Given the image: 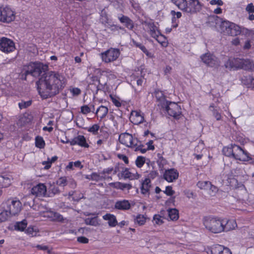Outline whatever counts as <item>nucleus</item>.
Listing matches in <instances>:
<instances>
[{"instance_id": "f257e3e1", "label": "nucleus", "mask_w": 254, "mask_h": 254, "mask_svg": "<svg viewBox=\"0 0 254 254\" xmlns=\"http://www.w3.org/2000/svg\"><path fill=\"white\" fill-rule=\"evenodd\" d=\"M66 79L60 72L51 71L45 73L36 82L39 95L43 99L53 97L58 94L64 87Z\"/></svg>"}, {"instance_id": "f03ea898", "label": "nucleus", "mask_w": 254, "mask_h": 254, "mask_svg": "<svg viewBox=\"0 0 254 254\" xmlns=\"http://www.w3.org/2000/svg\"><path fill=\"white\" fill-rule=\"evenodd\" d=\"M119 140L121 144L130 148L132 151L142 154L148 150H154L155 149L153 140H150L146 143L147 146L146 148L145 145L137 137L127 132L121 133L119 135Z\"/></svg>"}, {"instance_id": "7ed1b4c3", "label": "nucleus", "mask_w": 254, "mask_h": 254, "mask_svg": "<svg viewBox=\"0 0 254 254\" xmlns=\"http://www.w3.org/2000/svg\"><path fill=\"white\" fill-rule=\"evenodd\" d=\"M225 68L230 70L243 69L246 71H254V62L249 59L229 58L224 64Z\"/></svg>"}, {"instance_id": "20e7f679", "label": "nucleus", "mask_w": 254, "mask_h": 254, "mask_svg": "<svg viewBox=\"0 0 254 254\" xmlns=\"http://www.w3.org/2000/svg\"><path fill=\"white\" fill-rule=\"evenodd\" d=\"M203 224L209 232L218 234L224 232L223 218L213 216H204L202 219Z\"/></svg>"}, {"instance_id": "39448f33", "label": "nucleus", "mask_w": 254, "mask_h": 254, "mask_svg": "<svg viewBox=\"0 0 254 254\" xmlns=\"http://www.w3.org/2000/svg\"><path fill=\"white\" fill-rule=\"evenodd\" d=\"M1 206L3 209H6L11 216L18 214L22 208L21 202L16 197L8 198L2 203Z\"/></svg>"}, {"instance_id": "423d86ee", "label": "nucleus", "mask_w": 254, "mask_h": 254, "mask_svg": "<svg viewBox=\"0 0 254 254\" xmlns=\"http://www.w3.org/2000/svg\"><path fill=\"white\" fill-rule=\"evenodd\" d=\"M120 51L118 48H110L100 54L102 61L108 64L116 61L120 55Z\"/></svg>"}, {"instance_id": "0eeeda50", "label": "nucleus", "mask_w": 254, "mask_h": 254, "mask_svg": "<svg viewBox=\"0 0 254 254\" xmlns=\"http://www.w3.org/2000/svg\"><path fill=\"white\" fill-rule=\"evenodd\" d=\"M165 110L168 115L176 119H179L182 116V109L177 103L166 101Z\"/></svg>"}, {"instance_id": "6e6552de", "label": "nucleus", "mask_w": 254, "mask_h": 254, "mask_svg": "<svg viewBox=\"0 0 254 254\" xmlns=\"http://www.w3.org/2000/svg\"><path fill=\"white\" fill-rule=\"evenodd\" d=\"M15 19V12L9 6H0V22L9 23Z\"/></svg>"}, {"instance_id": "1a4fd4ad", "label": "nucleus", "mask_w": 254, "mask_h": 254, "mask_svg": "<svg viewBox=\"0 0 254 254\" xmlns=\"http://www.w3.org/2000/svg\"><path fill=\"white\" fill-rule=\"evenodd\" d=\"M202 4L199 0H187L181 10L190 13H195L201 9Z\"/></svg>"}, {"instance_id": "9d476101", "label": "nucleus", "mask_w": 254, "mask_h": 254, "mask_svg": "<svg viewBox=\"0 0 254 254\" xmlns=\"http://www.w3.org/2000/svg\"><path fill=\"white\" fill-rule=\"evenodd\" d=\"M233 158L242 162H248L252 159L250 154L239 145H234V152Z\"/></svg>"}, {"instance_id": "9b49d317", "label": "nucleus", "mask_w": 254, "mask_h": 254, "mask_svg": "<svg viewBox=\"0 0 254 254\" xmlns=\"http://www.w3.org/2000/svg\"><path fill=\"white\" fill-rule=\"evenodd\" d=\"M15 49V43L11 39L2 37L0 38V51L5 54H9Z\"/></svg>"}, {"instance_id": "f8f14e48", "label": "nucleus", "mask_w": 254, "mask_h": 254, "mask_svg": "<svg viewBox=\"0 0 254 254\" xmlns=\"http://www.w3.org/2000/svg\"><path fill=\"white\" fill-rule=\"evenodd\" d=\"M200 58L203 63L208 66L217 67L219 65L220 61L214 55L209 53H207L201 55Z\"/></svg>"}, {"instance_id": "ddd939ff", "label": "nucleus", "mask_w": 254, "mask_h": 254, "mask_svg": "<svg viewBox=\"0 0 254 254\" xmlns=\"http://www.w3.org/2000/svg\"><path fill=\"white\" fill-rule=\"evenodd\" d=\"M225 27V29L223 30L224 32L226 34L230 36H237L241 33V29L240 26L238 25L232 23V22H226L222 24V27Z\"/></svg>"}, {"instance_id": "4468645a", "label": "nucleus", "mask_w": 254, "mask_h": 254, "mask_svg": "<svg viewBox=\"0 0 254 254\" xmlns=\"http://www.w3.org/2000/svg\"><path fill=\"white\" fill-rule=\"evenodd\" d=\"M179 173L175 168L165 170L163 174V178L168 182H173L178 179Z\"/></svg>"}, {"instance_id": "2eb2a0df", "label": "nucleus", "mask_w": 254, "mask_h": 254, "mask_svg": "<svg viewBox=\"0 0 254 254\" xmlns=\"http://www.w3.org/2000/svg\"><path fill=\"white\" fill-rule=\"evenodd\" d=\"M31 192L37 197H44L47 194V187L44 184L39 183L31 189Z\"/></svg>"}, {"instance_id": "dca6fc26", "label": "nucleus", "mask_w": 254, "mask_h": 254, "mask_svg": "<svg viewBox=\"0 0 254 254\" xmlns=\"http://www.w3.org/2000/svg\"><path fill=\"white\" fill-rule=\"evenodd\" d=\"M71 146L78 145L82 147L89 148V145L86 141V138L83 135H78L73 137L69 141Z\"/></svg>"}, {"instance_id": "f3484780", "label": "nucleus", "mask_w": 254, "mask_h": 254, "mask_svg": "<svg viewBox=\"0 0 254 254\" xmlns=\"http://www.w3.org/2000/svg\"><path fill=\"white\" fill-rule=\"evenodd\" d=\"M209 254H232L230 250L220 245H214L212 246L209 252Z\"/></svg>"}, {"instance_id": "a211bd4d", "label": "nucleus", "mask_w": 254, "mask_h": 254, "mask_svg": "<svg viewBox=\"0 0 254 254\" xmlns=\"http://www.w3.org/2000/svg\"><path fill=\"white\" fill-rule=\"evenodd\" d=\"M129 119L134 125H139L143 122L144 118L143 114L139 110L132 111Z\"/></svg>"}, {"instance_id": "6ab92c4d", "label": "nucleus", "mask_w": 254, "mask_h": 254, "mask_svg": "<svg viewBox=\"0 0 254 254\" xmlns=\"http://www.w3.org/2000/svg\"><path fill=\"white\" fill-rule=\"evenodd\" d=\"M118 19L128 30H132L134 28V22L127 16L121 14L118 16Z\"/></svg>"}, {"instance_id": "aec40b11", "label": "nucleus", "mask_w": 254, "mask_h": 254, "mask_svg": "<svg viewBox=\"0 0 254 254\" xmlns=\"http://www.w3.org/2000/svg\"><path fill=\"white\" fill-rule=\"evenodd\" d=\"M121 175L124 179H128L130 180H137L140 176V175L136 171L134 173L131 172L127 168L123 169L121 172Z\"/></svg>"}, {"instance_id": "412c9836", "label": "nucleus", "mask_w": 254, "mask_h": 254, "mask_svg": "<svg viewBox=\"0 0 254 254\" xmlns=\"http://www.w3.org/2000/svg\"><path fill=\"white\" fill-rule=\"evenodd\" d=\"M144 24L149 30L148 33L152 38L154 36H156V34H159V32H160L154 22L144 21Z\"/></svg>"}, {"instance_id": "4be33fe9", "label": "nucleus", "mask_w": 254, "mask_h": 254, "mask_svg": "<svg viewBox=\"0 0 254 254\" xmlns=\"http://www.w3.org/2000/svg\"><path fill=\"white\" fill-rule=\"evenodd\" d=\"M224 232H228L235 229L237 227V224L234 219H227L223 218Z\"/></svg>"}, {"instance_id": "5701e85b", "label": "nucleus", "mask_w": 254, "mask_h": 254, "mask_svg": "<svg viewBox=\"0 0 254 254\" xmlns=\"http://www.w3.org/2000/svg\"><path fill=\"white\" fill-rule=\"evenodd\" d=\"M130 203L126 199L118 200L115 204V208L120 210H127L130 208Z\"/></svg>"}, {"instance_id": "b1692460", "label": "nucleus", "mask_w": 254, "mask_h": 254, "mask_svg": "<svg viewBox=\"0 0 254 254\" xmlns=\"http://www.w3.org/2000/svg\"><path fill=\"white\" fill-rule=\"evenodd\" d=\"M151 187V182L148 179H145L141 182L140 187L141 193L144 195H149Z\"/></svg>"}, {"instance_id": "393cba45", "label": "nucleus", "mask_w": 254, "mask_h": 254, "mask_svg": "<svg viewBox=\"0 0 254 254\" xmlns=\"http://www.w3.org/2000/svg\"><path fill=\"white\" fill-rule=\"evenodd\" d=\"M108 108L103 105L99 106L96 111L95 114L97 118L100 119V121H102L106 117L108 113Z\"/></svg>"}, {"instance_id": "a878e982", "label": "nucleus", "mask_w": 254, "mask_h": 254, "mask_svg": "<svg viewBox=\"0 0 254 254\" xmlns=\"http://www.w3.org/2000/svg\"><path fill=\"white\" fill-rule=\"evenodd\" d=\"M103 218L108 221V225L111 227H114L118 225L116 217L114 214L107 213L103 216Z\"/></svg>"}, {"instance_id": "bb28decb", "label": "nucleus", "mask_w": 254, "mask_h": 254, "mask_svg": "<svg viewBox=\"0 0 254 254\" xmlns=\"http://www.w3.org/2000/svg\"><path fill=\"white\" fill-rule=\"evenodd\" d=\"M242 83L248 88L254 89V77L253 76H244L241 78Z\"/></svg>"}, {"instance_id": "cd10ccee", "label": "nucleus", "mask_w": 254, "mask_h": 254, "mask_svg": "<svg viewBox=\"0 0 254 254\" xmlns=\"http://www.w3.org/2000/svg\"><path fill=\"white\" fill-rule=\"evenodd\" d=\"M234 145L236 144L231 143L230 145L223 147L222 152L224 155L230 158H232L234 152Z\"/></svg>"}, {"instance_id": "c85d7f7f", "label": "nucleus", "mask_w": 254, "mask_h": 254, "mask_svg": "<svg viewBox=\"0 0 254 254\" xmlns=\"http://www.w3.org/2000/svg\"><path fill=\"white\" fill-rule=\"evenodd\" d=\"M43 71L42 65L41 64H38L35 65L32 69L26 71L27 74L32 75L33 76H37L40 75Z\"/></svg>"}, {"instance_id": "c756f323", "label": "nucleus", "mask_w": 254, "mask_h": 254, "mask_svg": "<svg viewBox=\"0 0 254 254\" xmlns=\"http://www.w3.org/2000/svg\"><path fill=\"white\" fill-rule=\"evenodd\" d=\"M163 47H167L168 45V40L164 35L160 32L159 34H156V36L153 37Z\"/></svg>"}, {"instance_id": "7c9ffc66", "label": "nucleus", "mask_w": 254, "mask_h": 254, "mask_svg": "<svg viewBox=\"0 0 254 254\" xmlns=\"http://www.w3.org/2000/svg\"><path fill=\"white\" fill-rule=\"evenodd\" d=\"M157 164L160 171H163L166 165L168 164V161L160 153L157 154Z\"/></svg>"}, {"instance_id": "2f4dec72", "label": "nucleus", "mask_w": 254, "mask_h": 254, "mask_svg": "<svg viewBox=\"0 0 254 254\" xmlns=\"http://www.w3.org/2000/svg\"><path fill=\"white\" fill-rule=\"evenodd\" d=\"M110 185L112 188L117 189H120L121 190H124L125 189H127L128 190H129L131 188V185L129 184L123 183L119 182L112 183L110 184Z\"/></svg>"}, {"instance_id": "473e14b6", "label": "nucleus", "mask_w": 254, "mask_h": 254, "mask_svg": "<svg viewBox=\"0 0 254 254\" xmlns=\"http://www.w3.org/2000/svg\"><path fill=\"white\" fill-rule=\"evenodd\" d=\"M246 11L249 14L248 19L250 21L254 20V4L251 2L247 4L245 8Z\"/></svg>"}, {"instance_id": "72a5a7b5", "label": "nucleus", "mask_w": 254, "mask_h": 254, "mask_svg": "<svg viewBox=\"0 0 254 254\" xmlns=\"http://www.w3.org/2000/svg\"><path fill=\"white\" fill-rule=\"evenodd\" d=\"M168 216L172 221H176L179 218V211L176 208H170L168 210Z\"/></svg>"}, {"instance_id": "f704fd0d", "label": "nucleus", "mask_w": 254, "mask_h": 254, "mask_svg": "<svg viewBox=\"0 0 254 254\" xmlns=\"http://www.w3.org/2000/svg\"><path fill=\"white\" fill-rule=\"evenodd\" d=\"M110 98L113 103V104L118 108H120L122 106L125 107L126 103L124 101H121L120 99L114 97L112 94L110 95Z\"/></svg>"}, {"instance_id": "c9c22d12", "label": "nucleus", "mask_w": 254, "mask_h": 254, "mask_svg": "<svg viewBox=\"0 0 254 254\" xmlns=\"http://www.w3.org/2000/svg\"><path fill=\"white\" fill-rule=\"evenodd\" d=\"M27 225V221L24 219L20 222H16L14 225V228L15 230L23 231L26 228Z\"/></svg>"}, {"instance_id": "e433bc0d", "label": "nucleus", "mask_w": 254, "mask_h": 254, "mask_svg": "<svg viewBox=\"0 0 254 254\" xmlns=\"http://www.w3.org/2000/svg\"><path fill=\"white\" fill-rule=\"evenodd\" d=\"M11 184V180L8 177L0 176V189L8 187Z\"/></svg>"}, {"instance_id": "4c0bfd02", "label": "nucleus", "mask_w": 254, "mask_h": 254, "mask_svg": "<svg viewBox=\"0 0 254 254\" xmlns=\"http://www.w3.org/2000/svg\"><path fill=\"white\" fill-rule=\"evenodd\" d=\"M154 95L158 102H162L166 99V97L163 92L158 89L155 90Z\"/></svg>"}, {"instance_id": "58836bf2", "label": "nucleus", "mask_w": 254, "mask_h": 254, "mask_svg": "<svg viewBox=\"0 0 254 254\" xmlns=\"http://www.w3.org/2000/svg\"><path fill=\"white\" fill-rule=\"evenodd\" d=\"M35 146L40 149H43L45 146V142L43 138L41 136H37L35 137Z\"/></svg>"}, {"instance_id": "ea45409f", "label": "nucleus", "mask_w": 254, "mask_h": 254, "mask_svg": "<svg viewBox=\"0 0 254 254\" xmlns=\"http://www.w3.org/2000/svg\"><path fill=\"white\" fill-rule=\"evenodd\" d=\"M146 162V158L142 156H138L136 157L135 161V164L138 168H142Z\"/></svg>"}, {"instance_id": "a19ab883", "label": "nucleus", "mask_w": 254, "mask_h": 254, "mask_svg": "<svg viewBox=\"0 0 254 254\" xmlns=\"http://www.w3.org/2000/svg\"><path fill=\"white\" fill-rule=\"evenodd\" d=\"M209 109L212 110L213 116L217 121H220L221 120V114L217 109L215 108V106L213 104H212L210 105Z\"/></svg>"}, {"instance_id": "79ce46f5", "label": "nucleus", "mask_w": 254, "mask_h": 254, "mask_svg": "<svg viewBox=\"0 0 254 254\" xmlns=\"http://www.w3.org/2000/svg\"><path fill=\"white\" fill-rule=\"evenodd\" d=\"M11 216H12L6 209H3V210L0 213V223L7 221Z\"/></svg>"}, {"instance_id": "37998d69", "label": "nucleus", "mask_w": 254, "mask_h": 254, "mask_svg": "<svg viewBox=\"0 0 254 254\" xmlns=\"http://www.w3.org/2000/svg\"><path fill=\"white\" fill-rule=\"evenodd\" d=\"M102 74L106 75L109 79H115L117 78V76L115 72L110 69L103 70Z\"/></svg>"}, {"instance_id": "c03bdc74", "label": "nucleus", "mask_w": 254, "mask_h": 254, "mask_svg": "<svg viewBox=\"0 0 254 254\" xmlns=\"http://www.w3.org/2000/svg\"><path fill=\"white\" fill-rule=\"evenodd\" d=\"M211 183L209 181H198L196 185L200 189L208 190L211 186Z\"/></svg>"}, {"instance_id": "a18cd8bd", "label": "nucleus", "mask_w": 254, "mask_h": 254, "mask_svg": "<svg viewBox=\"0 0 254 254\" xmlns=\"http://www.w3.org/2000/svg\"><path fill=\"white\" fill-rule=\"evenodd\" d=\"M88 132L94 135H96L100 129V126L98 124H94L91 127L85 128Z\"/></svg>"}, {"instance_id": "49530a36", "label": "nucleus", "mask_w": 254, "mask_h": 254, "mask_svg": "<svg viewBox=\"0 0 254 254\" xmlns=\"http://www.w3.org/2000/svg\"><path fill=\"white\" fill-rule=\"evenodd\" d=\"M133 44L136 47L139 48L146 56H149V52L147 50L146 47L141 43L137 42L135 41H133Z\"/></svg>"}, {"instance_id": "de8ad7c7", "label": "nucleus", "mask_w": 254, "mask_h": 254, "mask_svg": "<svg viewBox=\"0 0 254 254\" xmlns=\"http://www.w3.org/2000/svg\"><path fill=\"white\" fill-rule=\"evenodd\" d=\"M100 20L102 23L104 24H106L109 23V18L106 11L103 9L100 13Z\"/></svg>"}, {"instance_id": "09e8293b", "label": "nucleus", "mask_w": 254, "mask_h": 254, "mask_svg": "<svg viewBox=\"0 0 254 254\" xmlns=\"http://www.w3.org/2000/svg\"><path fill=\"white\" fill-rule=\"evenodd\" d=\"M32 101L31 100H29L27 101L22 100L20 102L18 103V107L19 109L21 110L26 109L30 106L32 105Z\"/></svg>"}, {"instance_id": "8fccbe9b", "label": "nucleus", "mask_w": 254, "mask_h": 254, "mask_svg": "<svg viewBox=\"0 0 254 254\" xmlns=\"http://www.w3.org/2000/svg\"><path fill=\"white\" fill-rule=\"evenodd\" d=\"M90 178H87L89 179H90L91 180H93V181H95L96 182H98L99 181L103 180L105 178L103 176H101L99 174L96 173V172L92 173L90 175Z\"/></svg>"}, {"instance_id": "3c124183", "label": "nucleus", "mask_w": 254, "mask_h": 254, "mask_svg": "<svg viewBox=\"0 0 254 254\" xmlns=\"http://www.w3.org/2000/svg\"><path fill=\"white\" fill-rule=\"evenodd\" d=\"M158 175L159 173L157 170H152L149 172L145 179H148L151 181L152 180L155 179Z\"/></svg>"}, {"instance_id": "603ef678", "label": "nucleus", "mask_w": 254, "mask_h": 254, "mask_svg": "<svg viewBox=\"0 0 254 254\" xmlns=\"http://www.w3.org/2000/svg\"><path fill=\"white\" fill-rule=\"evenodd\" d=\"M135 222L139 225H143L146 222V218L143 215L138 214L135 219Z\"/></svg>"}, {"instance_id": "864d4df0", "label": "nucleus", "mask_w": 254, "mask_h": 254, "mask_svg": "<svg viewBox=\"0 0 254 254\" xmlns=\"http://www.w3.org/2000/svg\"><path fill=\"white\" fill-rule=\"evenodd\" d=\"M67 184V180L66 177H61L57 181V184L61 187H64Z\"/></svg>"}, {"instance_id": "5fc2aeb1", "label": "nucleus", "mask_w": 254, "mask_h": 254, "mask_svg": "<svg viewBox=\"0 0 254 254\" xmlns=\"http://www.w3.org/2000/svg\"><path fill=\"white\" fill-rule=\"evenodd\" d=\"M153 221L155 224L160 225L164 223L162 217L159 214H155L153 216Z\"/></svg>"}, {"instance_id": "6e6d98bb", "label": "nucleus", "mask_w": 254, "mask_h": 254, "mask_svg": "<svg viewBox=\"0 0 254 254\" xmlns=\"http://www.w3.org/2000/svg\"><path fill=\"white\" fill-rule=\"evenodd\" d=\"M86 223L92 226H96L98 223L96 217L88 218L85 220Z\"/></svg>"}, {"instance_id": "4d7b16f0", "label": "nucleus", "mask_w": 254, "mask_h": 254, "mask_svg": "<svg viewBox=\"0 0 254 254\" xmlns=\"http://www.w3.org/2000/svg\"><path fill=\"white\" fill-rule=\"evenodd\" d=\"M81 113L84 115H87L91 112V108L88 105H83L81 107Z\"/></svg>"}, {"instance_id": "13d9d810", "label": "nucleus", "mask_w": 254, "mask_h": 254, "mask_svg": "<svg viewBox=\"0 0 254 254\" xmlns=\"http://www.w3.org/2000/svg\"><path fill=\"white\" fill-rule=\"evenodd\" d=\"M164 192L168 196H172L175 193V191L173 190L171 186H168L166 187Z\"/></svg>"}, {"instance_id": "bf43d9fd", "label": "nucleus", "mask_w": 254, "mask_h": 254, "mask_svg": "<svg viewBox=\"0 0 254 254\" xmlns=\"http://www.w3.org/2000/svg\"><path fill=\"white\" fill-rule=\"evenodd\" d=\"M97 137H99V139H101L106 142L109 137V134L107 131H104L101 134L99 135Z\"/></svg>"}, {"instance_id": "052dcab7", "label": "nucleus", "mask_w": 254, "mask_h": 254, "mask_svg": "<svg viewBox=\"0 0 254 254\" xmlns=\"http://www.w3.org/2000/svg\"><path fill=\"white\" fill-rule=\"evenodd\" d=\"M117 157L119 159L123 161L126 164H128L129 160L128 157L127 155L123 154H118Z\"/></svg>"}, {"instance_id": "680f3d73", "label": "nucleus", "mask_w": 254, "mask_h": 254, "mask_svg": "<svg viewBox=\"0 0 254 254\" xmlns=\"http://www.w3.org/2000/svg\"><path fill=\"white\" fill-rule=\"evenodd\" d=\"M180 9L187 0H171Z\"/></svg>"}, {"instance_id": "e2e57ef3", "label": "nucleus", "mask_w": 254, "mask_h": 254, "mask_svg": "<svg viewBox=\"0 0 254 254\" xmlns=\"http://www.w3.org/2000/svg\"><path fill=\"white\" fill-rule=\"evenodd\" d=\"M252 41L250 39H247L246 40V41L244 43V44L243 46V49L244 50H249L251 48L252 45H251Z\"/></svg>"}, {"instance_id": "0e129e2a", "label": "nucleus", "mask_w": 254, "mask_h": 254, "mask_svg": "<svg viewBox=\"0 0 254 254\" xmlns=\"http://www.w3.org/2000/svg\"><path fill=\"white\" fill-rule=\"evenodd\" d=\"M70 91L73 96H78L81 94V90L77 87H73L70 89Z\"/></svg>"}, {"instance_id": "69168bd1", "label": "nucleus", "mask_w": 254, "mask_h": 254, "mask_svg": "<svg viewBox=\"0 0 254 254\" xmlns=\"http://www.w3.org/2000/svg\"><path fill=\"white\" fill-rule=\"evenodd\" d=\"M77 241L79 243L81 244H87L89 242V240L85 237L81 236L78 237L77 239Z\"/></svg>"}, {"instance_id": "338daca9", "label": "nucleus", "mask_w": 254, "mask_h": 254, "mask_svg": "<svg viewBox=\"0 0 254 254\" xmlns=\"http://www.w3.org/2000/svg\"><path fill=\"white\" fill-rule=\"evenodd\" d=\"M110 29H111V30L112 31H119L120 30H124V27H123L121 26L116 25V24L111 25L110 26Z\"/></svg>"}, {"instance_id": "774afa93", "label": "nucleus", "mask_w": 254, "mask_h": 254, "mask_svg": "<svg viewBox=\"0 0 254 254\" xmlns=\"http://www.w3.org/2000/svg\"><path fill=\"white\" fill-rule=\"evenodd\" d=\"M54 216L55 219L59 222H63L64 220L63 216L59 213L55 212Z\"/></svg>"}]
</instances>
